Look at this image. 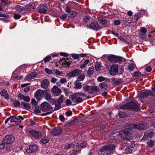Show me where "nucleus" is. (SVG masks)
Masks as SVG:
<instances>
[{"label": "nucleus", "instance_id": "7", "mask_svg": "<svg viewBox=\"0 0 155 155\" xmlns=\"http://www.w3.org/2000/svg\"><path fill=\"white\" fill-rule=\"evenodd\" d=\"M147 128V125L146 124H133L130 125L129 126V127L127 128V129L129 128H137L139 129L144 130Z\"/></svg>", "mask_w": 155, "mask_h": 155}, {"label": "nucleus", "instance_id": "10", "mask_svg": "<svg viewBox=\"0 0 155 155\" xmlns=\"http://www.w3.org/2000/svg\"><path fill=\"white\" fill-rule=\"evenodd\" d=\"M118 66L117 65H112L110 69V73L111 75H115L118 74Z\"/></svg>", "mask_w": 155, "mask_h": 155}, {"label": "nucleus", "instance_id": "50", "mask_svg": "<svg viewBox=\"0 0 155 155\" xmlns=\"http://www.w3.org/2000/svg\"><path fill=\"white\" fill-rule=\"evenodd\" d=\"M13 104L15 107H18L20 106V103L17 101H15L14 102Z\"/></svg>", "mask_w": 155, "mask_h": 155}, {"label": "nucleus", "instance_id": "63", "mask_svg": "<svg viewBox=\"0 0 155 155\" xmlns=\"http://www.w3.org/2000/svg\"><path fill=\"white\" fill-rule=\"evenodd\" d=\"M55 73L56 74L59 75H60L62 73V71H60L59 70H55Z\"/></svg>", "mask_w": 155, "mask_h": 155}, {"label": "nucleus", "instance_id": "41", "mask_svg": "<svg viewBox=\"0 0 155 155\" xmlns=\"http://www.w3.org/2000/svg\"><path fill=\"white\" fill-rule=\"evenodd\" d=\"M86 144V142H83V143L80 144L77 143L76 145L79 147L84 148L85 147Z\"/></svg>", "mask_w": 155, "mask_h": 155}, {"label": "nucleus", "instance_id": "44", "mask_svg": "<svg viewBox=\"0 0 155 155\" xmlns=\"http://www.w3.org/2000/svg\"><path fill=\"white\" fill-rule=\"evenodd\" d=\"M87 72L89 74H92L94 72V68L92 67H90L89 68Z\"/></svg>", "mask_w": 155, "mask_h": 155}, {"label": "nucleus", "instance_id": "64", "mask_svg": "<svg viewBox=\"0 0 155 155\" xmlns=\"http://www.w3.org/2000/svg\"><path fill=\"white\" fill-rule=\"evenodd\" d=\"M24 96L21 94H19L18 95V97L19 98L20 100H22L23 99Z\"/></svg>", "mask_w": 155, "mask_h": 155}, {"label": "nucleus", "instance_id": "12", "mask_svg": "<svg viewBox=\"0 0 155 155\" xmlns=\"http://www.w3.org/2000/svg\"><path fill=\"white\" fill-rule=\"evenodd\" d=\"M51 90L52 93L54 96H59L61 92V90L56 86H54Z\"/></svg>", "mask_w": 155, "mask_h": 155}, {"label": "nucleus", "instance_id": "23", "mask_svg": "<svg viewBox=\"0 0 155 155\" xmlns=\"http://www.w3.org/2000/svg\"><path fill=\"white\" fill-rule=\"evenodd\" d=\"M60 64L62 67H67L69 66V63L66 61L65 59H63L59 61Z\"/></svg>", "mask_w": 155, "mask_h": 155}, {"label": "nucleus", "instance_id": "30", "mask_svg": "<svg viewBox=\"0 0 155 155\" xmlns=\"http://www.w3.org/2000/svg\"><path fill=\"white\" fill-rule=\"evenodd\" d=\"M141 14L140 13H137L135 14L133 16L134 18V19L135 22H137L139 19L141 17Z\"/></svg>", "mask_w": 155, "mask_h": 155}, {"label": "nucleus", "instance_id": "36", "mask_svg": "<svg viewBox=\"0 0 155 155\" xmlns=\"http://www.w3.org/2000/svg\"><path fill=\"white\" fill-rule=\"evenodd\" d=\"M77 97H78V96L76 93L70 95L69 96V97L72 101H74L76 100Z\"/></svg>", "mask_w": 155, "mask_h": 155}, {"label": "nucleus", "instance_id": "45", "mask_svg": "<svg viewBox=\"0 0 155 155\" xmlns=\"http://www.w3.org/2000/svg\"><path fill=\"white\" fill-rule=\"evenodd\" d=\"M51 59V57L50 56H47L45 57L43 60L45 63H46L48 62V61Z\"/></svg>", "mask_w": 155, "mask_h": 155}, {"label": "nucleus", "instance_id": "54", "mask_svg": "<svg viewBox=\"0 0 155 155\" xmlns=\"http://www.w3.org/2000/svg\"><path fill=\"white\" fill-rule=\"evenodd\" d=\"M76 94L78 96V95L81 96L83 97L86 96V95L82 91L77 93Z\"/></svg>", "mask_w": 155, "mask_h": 155}, {"label": "nucleus", "instance_id": "13", "mask_svg": "<svg viewBox=\"0 0 155 155\" xmlns=\"http://www.w3.org/2000/svg\"><path fill=\"white\" fill-rule=\"evenodd\" d=\"M153 136L154 132L153 131L150 130H147L145 132L143 139H148L152 138Z\"/></svg>", "mask_w": 155, "mask_h": 155}, {"label": "nucleus", "instance_id": "21", "mask_svg": "<svg viewBox=\"0 0 155 155\" xmlns=\"http://www.w3.org/2000/svg\"><path fill=\"white\" fill-rule=\"evenodd\" d=\"M44 94L43 91L41 90H37L35 93V97L38 99L39 97H41Z\"/></svg>", "mask_w": 155, "mask_h": 155}, {"label": "nucleus", "instance_id": "39", "mask_svg": "<svg viewBox=\"0 0 155 155\" xmlns=\"http://www.w3.org/2000/svg\"><path fill=\"white\" fill-rule=\"evenodd\" d=\"M95 69L97 71L101 70V66L98 62H96L95 63Z\"/></svg>", "mask_w": 155, "mask_h": 155}, {"label": "nucleus", "instance_id": "55", "mask_svg": "<svg viewBox=\"0 0 155 155\" xmlns=\"http://www.w3.org/2000/svg\"><path fill=\"white\" fill-rule=\"evenodd\" d=\"M98 81H99L101 82L103 81H104L105 80V78L102 76H100L97 79Z\"/></svg>", "mask_w": 155, "mask_h": 155}, {"label": "nucleus", "instance_id": "46", "mask_svg": "<svg viewBox=\"0 0 155 155\" xmlns=\"http://www.w3.org/2000/svg\"><path fill=\"white\" fill-rule=\"evenodd\" d=\"M55 70H50L48 68H46L45 69V72L48 74H51L53 73Z\"/></svg>", "mask_w": 155, "mask_h": 155}, {"label": "nucleus", "instance_id": "58", "mask_svg": "<svg viewBox=\"0 0 155 155\" xmlns=\"http://www.w3.org/2000/svg\"><path fill=\"white\" fill-rule=\"evenodd\" d=\"M23 99L24 101L27 102H29L30 101V98L28 96H24Z\"/></svg>", "mask_w": 155, "mask_h": 155}, {"label": "nucleus", "instance_id": "61", "mask_svg": "<svg viewBox=\"0 0 155 155\" xmlns=\"http://www.w3.org/2000/svg\"><path fill=\"white\" fill-rule=\"evenodd\" d=\"M31 102V104L35 106L37 105V102L35 99H32Z\"/></svg>", "mask_w": 155, "mask_h": 155}, {"label": "nucleus", "instance_id": "9", "mask_svg": "<svg viewBox=\"0 0 155 155\" xmlns=\"http://www.w3.org/2000/svg\"><path fill=\"white\" fill-rule=\"evenodd\" d=\"M38 11L39 13L45 14L48 12H50L51 11L48 9L47 5H46L45 6L41 5L38 7Z\"/></svg>", "mask_w": 155, "mask_h": 155}, {"label": "nucleus", "instance_id": "14", "mask_svg": "<svg viewBox=\"0 0 155 155\" xmlns=\"http://www.w3.org/2000/svg\"><path fill=\"white\" fill-rule=\"evenodd\" d=\"M89 28L96 30H99L100 28L98 22L95 21H93L90 24Z\"/></svg>", "mask_w": 155, "mask_h": 155}, {"label": "nucleus", "instance_id": "51", "mask_svg": "<svg viewBox=\"0 0 155 155\" xmlns=\"http://www.w3.org/2000/svg\"><path fill=\"white\" fill-rule=\"evenodd\" d=\"M59 81L61 83L64 84L67 82V80L65 78H62Z\"/></svg>", "mask_w": 155, "mask_h": 155}, {"label": "nucleus", "instance_id": "15", "mask_svg": "<svg viewBox=\"0 0 155 155\" xmlns=\"http://www.w3.org/2000/svg\"><path fill=\"white\" fill-rule=\"evenodd\" d=\"M62 132V130L61 128H55L52 131L51 134L53 135L57 136L61 134Z\"/></svg>", "mask_w": 155, "mask_h": 155}, {"label": "nucleus", "instance_id": "33", "mask_svg": "<svg viewBox=\"0 0 155 155\" xmlns=\"http://www.w3.org/2000/svg\"><path fill=\"white\" fill-rule=\"evenodd\" d=\"M89 60H85L84 63L80 65V68L81 69L83 68L86 67V66L89 63Z\"/></svg>", "mask_w": 155, "mask_h": 155}, {"label": "nucleus", "instance_id": "22", "mask_svg": "<svg viewBox=\"0 0 155 155\" xmlns=\"http://www.w3.org/2000/svg\"><path fill=\"white\" fill-rule=\"evenodd\" d=\"M80 72V70L78 69H76L73 71L70 72L68 74V76L70 77H73L78 75Z\"/></svg>", "mask_w": 155, "mask_h": 155}, {"label": "nucleus", "instance_id": "4", "mask_svg": "<svg viewBox=\"0 0 155 155\" xmlns=\"http://www.w3.org/2000/svg\"><path fill=\"white\" fill-rule=\"evenodd\" d=\"M107 59L110 62L113 63L120 62L122 60L121 57L113 55L109 56Z\"/></svg>", "mask_w": 155, "mask_h": 155}, {"label": "nucleus", "instance_id": "62", "mask_svg": "<svg viewBox=\"0 0 155 155\" xmlns=\"http://www.w3.org/2000/svg\"><path fill=\"white\" fill-rule=\"evenodd\" d=\"M79 57V55L77 54H73L72 55V57L75 59H78Z\"/></svg>", "mask_w": 155, "mask_h": 155}, {"label": "nucleus", "instance_id": "5", "mask_svg": "<svg viewBox=\"0 0 155 155\" xmlns=\"http://www.w3.org/2000/svg\"><path fill=\"white\" fill-rule=\"evenodd\" d=\"M65 100V98L63 95H61L57 99V101H55V104L54 107V110H58L61 107V104L63 103Z\"/></svg>", "mask_w": 155, "mask_h": 155}, {"label": "nucleus", "instance_id": "29", "mask_svg": "<svg viewBox=\"0 0 155 155\" xmlns=\"http://www.w3.org/2000/svg\"><path fill=\"white\" fill-rule=\"evenodd\" d=\"M97 19L103 25L106 24L107 22V21L106 19L101 17H98L97 18Z\"/></svg>", "mask_w": 155, "mask_h": 155}, {"label": "nucleus", "instance_id": "6", "mask_svg": "<svg viewBox=\"0 0 155 155\" xmlns=\"http://www.w3.org/2000/svg\"><path fill=\"white\" fill-rule=\"evenodd\" d=\"M10 121L11 122H14L16 124H20L21 123V120H23V118L21 116H15L13 115L11 116Z\"/></svg>", "mask_w": 155, "mask_h": 155}, {"label": "nucleus", "instance_id": "59", "mask_svg": "<svg viewBox=\"0 0 155 155\" xmlns=\"http://www.w3.org/2000/svg\"><path fill=\"white\" fill-rule=\"evenodd\" d=\"M67 17V16L66 14H64L63 15H62L60 16V18L63 20H64Z\"/></svg>", "mask_w": 155, "mask_h": 155}, {"label": "nucleus", "instance_id": "42", "mask_svg": "<svg viewBox=\"0 0 155 155\" xmlns=\"http://www.w3.org/2000/svg\"><path fill=\"white\" fill-rule=\"evenodd\" d=\"M147 144L150 147L153 146L154 145V141H153L151 140H149L147 143Z\"/></svg>", "mask_w": 155, "mask_h": 155}, {"label": "nucleus", "instance_id": "25", "mask_svg": "<svg viewBox=\"0 0 155 155\" xmlns=\"http://www.w3.org/2000/svg\"><path fill=\"white\" fill-rule=\"evenodd\" d=\"M35 7V5L32 3H30L26 5V8L29 11H32L33 10Z\"/></svg>", "mask_w": 155, "mask_h": 155}, {"label": "nucleus", "instance_id": "11", "mask_svg": "<svg viewBox=\"0 0 155 155\" xmlns=\"http://www.w3.org/2000/svg\"><path fill=\"white\" fill-rule=\"evenodd\" d=\"M29 133L34 138L37 139L40 138L42 136L41 134L38 131L34 130H30Z\"/></svg>", "mask_w": 155, "mask_h": 155}, {"label": "nucleus", "instance_id": "1", "mask_svg": "<svg viewBox=\"0 0 155 155\" xmlns=\"http://www.w3.org/2000/svg\"><path fill=\"white\" fill-rule=\"evenodd\" d=\"M122 109H132L134 110H139L140 108L137 103L135 101H132L120 106Z\"/></svg>", "mask_w": 155, "mask_h": 155}, {"label": "nucleus", "instance_id": "47", "mask_svg": "<svg viewBox=\"0 0 155 155\" xmlns=\"http://www.w3.org/2000/svg\"><path fill=\"white\" fill-rule=\"evenodd\" d=\"M84 75H81L78 77V78L77 79V81H82L84 79Z\"/></svg>", "mask_w": 155, "mask_h": 155}, {"label": "nucleus", "instance_id": "48", "mask_svg": "<svg viewBox=\"0 0 155 155\" xmlns=\"http://www.w3.org/2000/svg\"><path fill=\"white\" fill-rule=\"evenodd\" d=\"M140 31L141 32L140 34H145L147 32V30L145 28L142 27L140 29Z\"/></svg>", "mask_w": 155, "mask_h": 155}, {"label": "nucleus", "instance_id": "28", "mask_svg": "<svg viewBox=\"0 0 155 155\" xmlns=\"http://www.w3.org/2000/svg\"><path fill=\"white\" fill-rule=\"evenodd\" d=\"M91 86L86 85L83 87V91L84 92H87L89 94H91L92 92L91 91Z\"/></svg>", "mask_w": 155, "mask_h": 155}, {"label": "nucleus", "instance_id": "52", "mask_svg": "<svg viewBox=\"0 0 155 155\" xmlns=\"http://www.w3.org/2000/svg\"><path fill=\"white\" fill-rule=\"evenodd\" d=\"M134 68V66L133 64L131 63L128 67V69L131 71H132Z\"/></svg>", "mask_w": 155, "mask_h": 155}, {"label": "nucleus", "instance_id": "43", "mask_svg": "<svg viewBox=\"0 0 155 155\" xmlns=\"http://www.w3.org/2000/svg\"><path fill=\"white\" fill-rule=\"evenodd\" d=\"M78 15V13L76 12H72L69 15V16L71 18H74Z\"/></svg>", "mask_w": 155, "mask_h": 155}, {"label": "nucleus", "instance_id": "60", "mask_svg": "<svg viewBox=\"0 0 155 155\" xmlns=\"http://www.w3.org/2000/svg\"><path fill=\"white\" fill-rule=\"evenodd\" d=\"M114 24L115 25H119L120 24V21L119 20H116L114 22Z\"/></svg>", "mask_w": 155, "mask_h": 155}, {"label": "nucleus", "instance_id": "17", "mask_svg": "<svg viewBox=\"0 0 155 155\" xmlns=\"http://www.w3.org/2000/svg\"><path fill=\"white\" fill-rule=\"evenodd\" d=\"M37 148V146L36 145H30L29 148L26 150V152L28 153L34 152L36 150Z\"/></svg>", "mask_w": 155, "mask_h": 155}, {"label": "nucleus", "instance_id": "56", "mask_svg": "<svg viewBox=\"0 0 155 155\" xmlns=\"http://www.w3.org/2000/svg\"><path fill=\"white\" fill-rule=\"evenodd\" d=\"M21 15L18 14H15L14 15V18L15 19H19L21 17Z\"/></svg>", "mask_w": 155, "mask_h": 155}, {"label": "nucleus", "instance_id": "19", "mask_svg": "<svg viewBox=\"0 0 155 155\" xmlns=\"http://www.w3.org/2000/svg\"><path fill=\"white\" fill-rule=\"evenodd\" d=\"M37 75V74L36 72H32L27 75L25 78V79L30 80L31 79H34L36 78Z\"/></svg>", "mask_w": 155, "mask_h": 155}, {"label": "nucleus", "instance_id": "26", "mask_svg": "<svg viewBox=\"0 0 155 155\" xmlns=\"http://www.w3.org/2000/svg\"><path fill=\"white\" fill-rule=\"evenodd\" d=\"M91 91L92 92L91 94H93L94 92H98L100 91L99 88L97 86H91Z\"/></svg>", "mask_w": 155, "mask_h": 155}, {"label": "nucleus", "instance_id": "27", "mask_svg": "<svg viewBox=\"0 0 155 155\" xmlns=\"http://www.w3.org/2000/svg\"><path fill=\"white\" fill-rule=\"evenodd\" d=\"M99 86L101 90L104 91L107 90L108 87L107 84L106 82H103L100 84Z\"/></svg>", "mask_w": 155, "mask_h": 155}, {"label": "nucleus", "instance_id": "57", "mask_svg": "<svg viewBox=\"0 0 155 155\" xmlns=\"http://www.w3.org/2000/svg\"><path fill=\"white\" fill-rule=\"evenodd\" d=\"M145 70L147 72H150L151 71L152 68L150 66H148L146 68Z\"/></svg>", "mask_w": 155, "mask_h": 155}, {"label": "nucleus", "instance_id": "38", "mask_svg": "<svg viewBox=\"0 0 155 155\" xmlns=\"http://www.w3.org/2000/svg\"><path fill=\"white\" fill-rule=\"evenodd\" d=\"M83 101V100L82 98L80 97H77L76 100L73 102L74 103H80L82 102Z\"/></svg>", "mask_w": 155, "mask_h": 155}, {"label": "nucleus", "instance_id": "2", "mask_svg": "<svg viewBox=\"0 0 155 155\" xmlns=\"http://www.w3.org/2000/svg\"><path fill=\"white\" fill-rule=\"evenodd\" d=\"M115 146L114 145L111 144L105 146L101 149V151L99 153L100 155H109L113 153V150Z\"/></svg>", "mask_w": 155, "mask_h": 155}, {"label": "nucleus", "instance_id": "16", "mask_svg": "<svg viewBox=\"0 0 155 155\" xmlns=\"http://www.w3.org/2000/svg\"><path fill=\"white\" fill-rule=\"evenodd\" d=\"M45 99L49 102L51 104L54 105L55 104V100L52 98L51 95L50 94H47L45 97Z\"/></svg>", "mask_w": 155, "mask_h": 155}, {"label": "nucleus", "instance_id": "53", "mask_svg": "<svg viewBox=\"0 0 155 155\" xmlns=\"http://www.w3.org/2000/svg\"><path fill=\"white\" fill-rule=\"evenodd\" d=\"M135 146V144L134 143H128L127 146L128 147L130 148H132L134 147Z\"/></svg>", "mask_w": 155, "mask_h": 155}, {"label": "nucleus", "instance_id": "32", "mask_svg": "<svg viewBox=\"0 0 155 155\" xmlns=\"http://www.w3.org/2000/svg\"><path fill=\"white\" fill-rule=\"evenodd\" d=\"M15 9L18 12H21L24 11L25 9L24 8L20 5H17L16 6Z\"/></svg>", "mask_w": 155, "mask_h": 155}, {"label": "nucleus", "instance_id": "3", "mask_svg": "<svg viewBox=\"0 0 155 155\" xmlns=\"http://www.w3.org/2000/svg\"><path fill=\"white\" fill-rule=\"evenodd\" d=\"M41 110L44 112L48 111H52L53 108L48 103L46 102H43L41 105Z\"/></svg>", "mask_w": 155, "mask_h": 155}, {"label": "nucleus", "instance_id": "35", "mask_svg": "<svg viewBox=\"0 0 155 155\" xmlns=\"http://www.w3.org/2000/svg\"><path fill=\"white\" fill-rule=\"evenodd\" d=\"M123 81L121 79L119 78L113 83L114 85H117L122 83Z\"/></svg>", "mask_w": 155, "mask_h": 155}, {"label": "nucleus", "instance_id": "24", "mask_svg": "<svg viewBox=\"0 0 155 155\" xmlns=\"http://www.w3.org/2000/svg\"><path fill=\"white\" fill-rule=\"evenodd\" d=\"M0 94L2 96L4 97L5 99H8L9 98V96L8 95L7 92V91L5 90H1L0 92Z\"/></svg>", "mask_w": 155, "mask_h": 155}, {"label": "nucleus", "instance_id": "34", "mask_svg": "<svg viewBox=\"0 0 155 155\" xmlns=\"http://www.w3.org/2000/svg\"><path fill=\"white\" fill-rule=\"evenodd\" d=\"M49 141V140L48 138L45 137L41 140L40 142L41 143L45 144L48 143Z\"/></svg>", "mask_w": 155, "mask_h": 155}, {"label": "nucleus", "instance_id": "31", "mask_svg": "<svg viewBox=\"0 0 155 155\" xmlns=\"http://www.w3.org/2000/svg\"><path fill=\"white\" fill-rule=\"evenodd\" d=\"M79 82L77 80L74 82L75 85L74 87L75 88L80 89L81 88V83Z\"/></svg>", "mask_w": 155, "mask_h": 155}, {"label": "nucleus", "instance_id": "20", "mask_svg": "<svg viewBox=\"0 0 155 155\" xmlns=\"http://www.w3.org/2000/svg\"><path fill=\"white\" fill-rule=\"evenodd\" d=\"M49 85V81L47 79H45L41 83V86L42 88H47Z\"/></svg>", "mask_w": 155, "mask_h": 155}, {"label": "nucleus", "instance_id": "49", "mask_svg": "<svg viewBox=\"0 0 155 155\" xmlns=\"http://www.w3.org/2000/svg\"><path fill=\"white\" fill-rule=\"evenodd\" d=\"M124 151L126 153H131L132 150L130 148L128 147V148L125 149Z\"/></svg>", "mask_w": 155, "mask_h": 155}, {"label": "nucleus", "instance_id": "18", "mask_svg": "<svg viewBox=\"0 0 155 155\" xmlns=\"http://www.w3.org/2000/svg\"><path fill=\"white\" fill-rule=\"evenodd\" d=\"M141 97L143 98H146L148 96L152 95L153 96V92L150 90L145 91L141 93Z\"/></svg>", "mask_w": 155, "mask_h": 155}, {"label": "nucleus", "instance_id": "37", "mask_svg": "<svg viewBox=\"0 0 155 155\" xmlns=\"http://www.w3.org/2000/svg\"><path fill=\"white\" fill-rule=\"evenodd\" d=\"M74 144L72 143H71L66 145L65 146V149H68L70 148H73L74 147Z\"/></svg>", "mask_w": 155, "mask_h": 155}, {"label": "nucleus", "instance_id": "40", "mask_svg": "<svg viewBox=\"0 0 155 155\" xmlns=\"http://www.w3.org/2000/svg\"><path fill=\"white\" fill-rule=\"evenodd\" d=\"M21 105H23L25 108L29 109L30 108V107L29 104L24 102L21 103Z\"/></svg>", "mask_w": 155, "mask_h": 155}, {"label": "nucleus", "instance_id": "8", "mask_svg": "<svg viewBox=\"0 0 155 155\" xmlns=\"http://www.w3.org/2000/svg\"><path fill=\"white\" fill-rule=\"evenodd\" d=\"M15 140L14 136L11 135H7L4 139V142L5 144H9L13 142Z\"/></svg>", "mask_w": 155, "mask_h": 155}]
</instances>
